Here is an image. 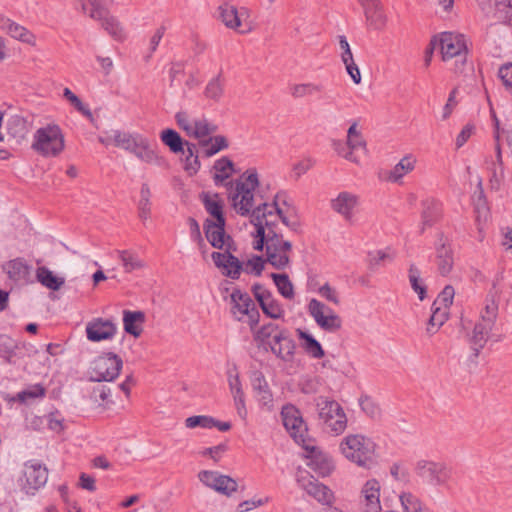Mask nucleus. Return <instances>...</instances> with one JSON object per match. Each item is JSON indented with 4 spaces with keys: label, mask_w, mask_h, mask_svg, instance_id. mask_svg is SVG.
Wrapping results in <instances>:
<instances>
[{
    "label": "nucleus",
    "mask_w": 512,
    "mask_h": 512,
    "mask_svg": "<svg viewBox=\"0 0 512 512\" xmlns=\"http://www.w3.org/2000/svg\"><path fill=\"white\" fill-rule=\"evenodd\" d=\"M340 451L349 461L360 467L371 469L376 464V445L362 434H349L340 443Z\"/></svg>",
    "instance_id": "obj_3"
},
{
    "label": "nucleus",
    "mask_w": 512,
    "mask_h": 512,
    "mask_svg": "<svg viewBox=\"0 0 512 512\" xmlns=\"http://www.w3.org/2000/svg\"><path fill=\"white\" fill-rule=\"evenodd\" d=\"M346 146L354 151L366 147V142L358 130L356 122L352 123L348 128Z\"/></svg>",
    "instance_id": "obj_51"
},
{
    "label": "nucleus",
    "mask_w": 512,
    "mask_h": 512,
    "mask_svg": "<svg viewBox=\"0 0 512 512\" xmlns=\"http://www.w3.org/2000/svg\"><path fill=\"white\" fill-rule=\"evenodd\" d=\"M214 424V418L206 415L190 416L185 420V426L189 429H194L197 427L211 429L214 428Z\"/></svg>",
    "instance_id": "obj_55"
},
{
    "label": "nucleus",
    "mask_w": 512,
    "mask_h": 512,
    "mask_svg": "<svg viewBox=\"0 0 512 512\" xmlns=\"http://www.w3.org/2000/svg\"><path fill=\"white\" fill-rule=\"evenodd\" d=\"M264 268V261L260 256H254L249 259L245 264V271L247 273L255 274L259 276Z\"/></svg>",
    "instance_id": "obj_63"
},
{
    "label": "nucleus",
    "mask_w": 512,
    "mask_h": 512,
    "mask_svg": "<svg viewBox=\"0 0 512 512\" xmlns=\"http://www.w3.org/2000/svg\"><path fill=\"white\" fill-rule=\"evenodd\" d=\"M144 321L145 314L142 311H123L124 330L134 337H139L142 333L141 325Z\"/></svg>",
    "instance_id": "obj_34"
},
{
    "label": "nucleus",
    "mask_w": 512,
    "mask_h": 512,
    "mask_svg": "<svg viewBox=\"0 0 512 512\" xmlns=\"http://www.w3.org/2000/svg\"><path fill=\"white\" fill-rule=\"evenodd\" d=\"M367 22L374 29L381 28L385 23V16L379 8V3L369 4L363 7Z\"/></svg>",
    "instance_id": "obj_43"
},
{
    "label": "nucleus",
    "mask_w": 512,
    "mask_h": 512,
    "mask_svg": "<svg viewBox=\"0 0 512 512\" xmlns=\"http://www.w3.org/2000/svg\"><path fill=\"white\" fill-rule=\"evenodd\" d=\"M297 334L302 348L308 355L315 359H320L324 356L321 344L310 333L298 329Z\"/></svg>",
    "instance_id": "obj_36"
},
{
    "label": "nucleus",
    "mask_w": 512,
    "mask_h": 512,
    "mask_svg": "<svg viewBox=\"0 0 512 512\" xmlns=\"http://www.w3.org/2000/svg\"><path fill=\"white\" fill-rule=\"evenodd\" d=\"M122 359L114 353H105L97 357L89 369V380L92 382H112L122 369Z\"/></svg>",
    "instance_id": "obj_8"
},
{
    "label": "nucleus",
    "mask_w": 512,
    "mask_h": 512,
    "mask_svg": "<svg viewBox=\"0 0 512 512\" xmlns=\"http://www.w3.org/2000/svg\"><path fill=\"white\" fill-rule=\"evenodd\" d=\"M212 260L214 264L222 270V273L232 279H238L242 270V264L237 257L231 254V251L225 253L213 252Z\"/></svg>",
    "instance_id": "obj_26"
},
{
    "label": "nucleus",
    "mask_w": 512,
    "mask_h": 512,
    "mask_svg": "<svg viewBox=\"0 0 512 512\" xmlns=\"http://www.w3.org/2000/svg\"><path fill=\"white\" fill-rule=\"evenodd\" d=\"M0 29L8 34L10 37L29 44V45H36V37L35 35L29 31L24 26L16 23L10 18L0 16Z\"/></svg>",
    "instance_id": "obj_27"
},
{
    "label": "nucleus",
    "mask_w": 512,
    "mask_h": 512,
    "mask_svg": "<svg viewBox=\"0 0 512 512\" xmlns=\"http://www.w3.org/2000/svg\"><path fill=\"white\" fill-rule=\"evenodd\" d=\"M202 154L206 157H212L219 151L228 147L227 139L222 135L209 137L208 139L200 140Z\"/></svg>",
    "instance_id": "obj_37"
},
{
    "label": "nucleus",
    "mask_w": 512,
    "mask_h": 512,
    "mask_svg": "<svg viewBox=\"0 0 512 512\" xmlns=\"http://www.w3.org/2000/svg\"><path fill=\"white\" fill-rule=\"evenodd\" d=\"M114 145L133 153L138 159L146 163H153L158 158L149 140L139 133L123 131L122 133H116L114 135Z\"/></svg>",
    "instance_id": "obj_7"
},
{
    "label": "nucleus",
    "mask_w": 512,
    "mask_h": 512,
    "mask_svg": "<svg viewBox=\"0 0 512 512\" xmlns=\"http://www.w3.org/2000/svg\"><path fill=\"white\" fill-rule=\"evenodd\" d=\"M308 466L320 476H327L333 470L332 461L321 453H316L314 449L311 450L309 456Z\"/></svg>",
    "instance_id": "obj_35"
},
{
    "label": "nucleus",
    "mask_w": 512,
    "mask_h": 512,
    "mask_svg": "<svg viewBox=\"0 0 512 512\" xmlns=\"http://www.w3.org/2000/svg\"><path fill=\"white\" fill-rule=\"evenodd\" d=\"M297 482L302 489H304L318 502L322 504H329L331 502V490L324 484L318 482L313 476L307 474L305 476L298 477Z\"/></svg>",
    "instance_id": "obj_23"
},
{
    "label": "nucleus",
    "mask_w": 512,
    "mask_h": 512,
    "mask_svg": "<svg viewBox=\"0 0 512 512\" xmlns=\"http://www.w3.org/2000/svg\"><path fill=\"white\" fill-rule=\"evenodd\" d=\"M252 291L266 316L272 319H281L284 317L285 311L282 305L274 299L270 291L260 284H254Z\"/></svg>",
    "instance_id": "obj_20"
},
{
    "label": "nucleus",
    "mask_w": 512,
    "mask_h": 512,
    "mask_svg": "<svg viewBox=\"0 0 512 512\" xmlns=\"http://www.w3.org/2000/svg\"><path fill=\"white\" fill-rule=\"evenodd\" d=\"M48 480V469L38 461H28L24 464L19 486L27 495H35L45 486Z\"/></svg>",
    "instance_id": "obj_11"
},
{
    "label": "nucleus",
    "mask_w": 512,
    "mask_h": 512,
    "mask_svg": "<svg viewBox=\"0 0 512 512\" xmlns=\"http://www.w3.org/2000/svg\"><path fill=\"white\" fill-rule=\"evenodd\" d=\"M63 96L83 115L91 116L89 108L82 103L78 96H76L69 88L63 90Z\"/></svg>",
    "instance_id": "obj_60"
},
{
    "label": "nucleus",
    "mask_w": 512,
    "mask_h": 512,
    "mask_svg": "<svg viewBox=\"0 0 512 512\" xmlns=\"http://www.w3.org/2000/svg\"><path fill=\"white\" fill-rule=\"evenodd\" d=\"M227 381H228L230 393L233 397V401H234V405H235L237 414L242 420H245L247 418L245 394H244V391L242 388L239 374L235 367L228 370Z\"/></svg>",
    "instance_id": "obj_22"
},
{
    "label": "nucleus",
    "mask_w": 512,
    "mask_h": 512,
    "mask_svg": "<svg viewBox=\"0 0 512 512\" xmlns=\"http://www.w3.org/2000/svg\"><path fill=\"white\" fill-rule=\"evenodd\" d=\"M436 265L440 275L447 276L453 268V253L446 238L441 236L436 244Z\"/></svg>",
    "instance_id": "obj_28"
},
{
    "label": "nucleus",
    "mask_w": 512,
    "mask_h": 512,
    "mask_svg": "<svg viewBox=\"0 0 512 512\" xmlns=\"http://www.w3.org/2000/svg\"><path fill=\"white\" fill-rule=\"evenodd\" d=\"M498 316V304L493 298H487L485 305L480 312V320L487 325H495Z\"/></svg>",
    "instance_id": "obj_50"
},
{
    "label": "nucleus",
    "mask_w": 512,
    "mask_h": 512,
    "mask_svg": "<svg viewBox=\"0 0 512 512\" xmlns=\"http://www.w3.org/2000/svg\"><path fill=\"white\" fill-rule=\"evenodd\" d=\"M454 296V288L451 285H446L443 288V290L439 293L433 304L449 309V307L453 303Z\"/></svg>",
    "instance_id": "obj_58"
},
{
    "label": "nucleus",
    "mask_w": 512,
    "mask_h": 512,
    "mask_svg": "<svg viewBox=\"0 0 512 512\" xmlns=\"http://www.w3.org/2000/svg\"><path fill=\"white\" fill-rule=\"evenodd\" d=\"M9 279L19 284L33 283L32 266L24 259L16 258L7 262L4 267Z\"/></svg>",
    "instance_id": "obj_25"
},
{
    "label": "nucleus",
    "mask_w": 512,
    "mask_h": 512,
    "mask_svg": "<svg viewBox=\"0 0 512 512\" xmlns=\"http://www.w3.org/2000/svg\"><path fill=\"white\" fill-rule=\"evenodd\" d=\"M214 170V181L220 184L232 175L233 163L227 157H222L215 162Z\"/></svg>",
    "instance_id": "obj_44"
},
{
    "label": "nucleus",
    "mask_w": 512,
    "mask_h": 512,
    "mask_svg": "<svg viewBox=\"0 0 512 512\" xmlns=\"http://www.w3.org/2000/svg\"><path fill=\"white\" fill-rule=\"evenodd\" d=\"M417 162V157L414 154L404 155L398 163L385 172L384 179L390 183L401 184L404 177L415 170Z\"/></svg>",
    "instance_id": "obj_24"
},
{
    "label": "nucleus",
    "mask_w": 512,
    "mask_h": 512,
    "mask_svg": "<svg viewBox=\"0 0 512 512\" xmlns=\"http://www.w3.org/2000/svg\"><path fill=\"white\" fill-rule=\"evenodd\" d=\"M254 340L269 345L271 352L283 361H291L295 353V342L287 328L267 323L253 333Z\"/></svg>",
    "instance_id": "obj_2"
},
{
    "label": "nucleus",
    "mask_w": 512,
    "mask_h": 512,
    "mask_svg": "<svg viewBox=\"0 0 512 512\" xmlns=\"http://www.w3.org/2000/svg\"><path fill=\"white\" fill-rule=\"evenodd\" d=\"M449 309L443 308L438 305L432 304L431 311L432 314L429 318L426 331L428 334H435L439 328L446 322L448 318Z\"/></svg>",
    "instance_id": "obj_38"
},
{
    "label": "nucleus",
    "mask_w": 512,
    "mask_h": 512,
    "mask_svg": "<svg viewBox=\"0 0 512 512\" xmlns=\"http://www.w3.org/2000/svg\"><path fill=\"white\" fill-rule=\"evenodd\" d=\"M271 277L279 291V293L286 299H292L294 297V287L292 282L289 280L287 274H276L272 273Z\"/></svg>",
    "instance_id": "obj_46"
},
{
    "label": "nucleus",
    "mask_w": 512,
    "mask_h": 512,
    "mask_svg": "<svg viewBox=\"0 0 512 512\" xmlns=\"http://www.w3.org/2000/svg\"><path fill=\"white\" fill-rule=\"evenodd\" d=\"M198 478L205 486L226 496H230L233 492L237 491L238 488V484L235 479L216 471H200Z\"/></svg>",
    "instance_id": "obj_18"
},
{
    "label": "nucleus",
    "mask_w": 512,
    "mask_h": 512,
    "mask_svg": "<svg viewBox=\"0 0 512 512\" xmlns=\"http://www.w3.org/2000/svg\"><path fill=\"white\" fill-rule=\"evenodd\" d=\"M498 74L504 86L512 91V63L501 66Z\"/></svg>",
    "instance_id": "obj_64"
},
{
    "label": "nucleus",
    "mask_w": 512,
    "mask_h": 512,
    "mask_svg": "<svg viewBox=\"0 0 512 512\" xmlns=\"http://www.w3.org/2000/svg\"><path fill=\"white\" fill-rule=\"evenodd\" d=\"M442 213L441 204L434 199H427L423 203V218L424 224L439 221V216Z\"/></svg>",
    "instance_id": "obj_47"
},
{
    "label": "nucleus",
    "mask_w": 512,
    "mask_h": 512,
    "mask_svg": "<svg viewBox=\"0 0 512 512\" xmlns=\"http://www.w3.org/2000/svg\"><path fill=\"white\" fill-rule=\"evenodd\" d=\"M218 14V18L227 28L241 34H248L254 28L246 8L237 9L231 4L224 3L219 6Z\"/></svg>",
    "instance_id": "obj_12"
},
{
    "label": "nucleus",
    "mask_w": 512,
    "mask_h": 512,
    "mask_svg": "<svg viewBox=\"0 0 512 512\" xmlns=\"http://www.w3.org/2000/svg\"><path fill=\"white\" fill-rule=\"evenodd\" d=\"M362 411L371 419H378L381 416L379 405L369 396H363L359 399Z\"/></svg>",
    "instance_id": "obj_56"
},
{
    "label": "nucleus",
    "mask_w": 512,
    "mask_h": 512,
    "mask_svg": "<svg viewBox=\"0 0 512 512\" xmlns=\"http://www.w3.org/2000/svg\"><path fill=\"white\" fill-rule=\"evenodd\" d=\"M395 257L394 253L385 250H378L374 253H369V265L372 269L379 266L383 261H392Z\"/></svg>",
    "instance_id": "obj_61"
},
{
    "label": "nucleus",
    "mask_w": 512,
    "mask_h": 512,
    "mask_svg": "<svg viewBox=\"0 0 512 512\" xmlns=\"http://www.w3.org/2000/svg\"><path fill=\"white\" fill-rule=\"evenodd\" d=\"M357 204V196L346 191L339 193L338 196L332 200V208L346 218L350 217Z\"/></svg>",
    "instance_id": "obj_33"
},
{
    "label": "nucleus",
    "mask_w": 512,
    "mask_h": 512,
    "mask_svg": "<svg viewBox=\"0 0 512 512\" xmlns=\"http://www.w3.org/2000/svg\"><path fill=\"white\" fill-rule=\"evenodd\" d=\"M7 129L13 137L23 138L27 132L26 122L18 115L11 116L7 122Z\"/></svg>",
    "instance_id": "obj_53"
},
{
    "label": "nucleus",
    "mask_w": 512,
    "mask_h": 512,
    "mask_svg": "<svg viewBox=\"0 0 512 512\" xmlns=\"http://www.w3.org/2000/svg\"><path fill=\"white\" fill-rule=\"evenodd\" d=\"M290 249L291 243L289 241L283 240L281 236L271 231L266 234V253H271V251H290Z\"/></svg>",
    "instance_id": "obj_48"
},
{
    "label": "nucleus",
    "mask_w": 512,
    "mask_h": 512,
    "mask_svg": "<svg viewBox=\"0 0 512 512\" xmlns=\"http://www.w3.org/2000/svg\"><path fill=\"white\" fill-rule=\"evenodd\" d=\"M177 125L190 137L204 139L217 130V126L205 117H196L186 111H179L175 115Z\"/></svg>",
    "instance_id": "obj_13"
},
{
    "label": "nucleus",
    "mask_w": 512,
    "mask_h": 512,
    "mask_svg": "<svg viewBox=\"0 0 512 512\" xmlns=\"http://www.w3.org/2000/svg\"><path fill=\"white\" fill-rule=\"evenodd\" d=\"M36 278L44 287L53 291L59 290L65 282L63 278L55 276L52 271L45 266L37 269Z\"/></svg>",
    "instance_id": "obj_39"
},
{
    "label": "nucleus",
    "mask_w": 512,
    "mask_h": 512,
    "mask_svg": "<svg viewBox=\"0 0 512 512\" xmlns=\"http://www.w3.org/2000/svg\"><path fill=\"white\" fill-rule=\"evenodd\" d=\"M258 186L256 169L246 170L229 189V199L234 210L242 216H249L251 224H275L278 219L283 224H296L298 211L286 192H278L271 203L264 202L255 206L254 191Z\"/></svg>",
    "instance_id": "obj_1"
},
{
    "label": "nucleus",
    "mask_w": 512,
    "mask_h": 512,
    "mask_svg": "<svg viewBox=\"0 0 512 512\" xmlns=\"http://www.w3.org/2000/svg\"><path fill=\"white\" fill-rule=\"evenodd\" d=\"M493 327L494 325H487V323L481 320L475 324L470 336V343L476 355H478L480 350L484 348Z\"/></svg>",
    "instance_id": "obj_32"
},
{
    "label": "nucleus",
    "mask_w": 512,
    "mask_h": 512,
    "mask_svg": "<svg viewBox=\"0 0 512 512\" xmlns=\"http://www.w3.org/2000/svg\"><path fill=\"white\" fill-rule=\"evenodd\" d=\"M399 499L404 512H430L421 499L411 492H402Z\"/></svg>",
    "instance_id": "obj_40"
},
{
    "label": "nucleus",
    "mask_w": 512,
    "mask_h": 512,
    "mask_svg": "<svg viewBox=\"0 0 512 512\" xmlns=\"http://www.w3.org/2000/svg\"><path fill=\"white\" fill-rule=\"evenodd\" d=\"M319 90V87L313 83L294 84L290 87V93L295 98L312 95Z\"/></svg>",
    "instance_id": "obj_57"
},
{
    "label": "nucleus",
    "mask_w": 512,
    "mask_h": 512,
    "mask_svg": "<svg viewBox=\"0 0 512 512\" xmlns=\"http://www.w3.org/2000/svg\"><path fill=\"white\" fill-rule=\"evenodd\" d=\"M380 483L376 479L367 480L360 490L359 506L361 512H381Z\"/></svg>",
    "instance_id": "obj_19"
},
{
    "label": "nucleus",
    "mask_w": 512,
    "mask_h": 512,
    "mask_svg": "<svg viewBox=\"0 0 512 512\" xmlns=\"http://www.w3.org/2000/svg\"><path fill=\"white\" fill-rule=\"evenodd\" d=\"M118 256L123 264L125 272L130 273L134 270H139L144 267V262L137 256V254L131 251H118Z\"/></svg>",
    "instance_id": "obj_45"
},
{
    "label": "nucleus",
    "mask_w": 512,
    "mask_h": 512,
    "mask_svg": "<svg viewBox=\"0 0 512 512\" xmlns=\"http://www.w3.org/2000/svg\"><path fill=\"white\" fill-rule=\"evenodd\" d=\"M439 44L443 60L448 61L456 58L454 71L461 73L467 52L465 36L459 33L444 32L440 35Z\"/></svg>",
    "instance_id": "obj_9"
},
{
    "label": "nucleus",
    "mask_w": 512,
    "mask_h": 512,
    "mask_svg": "<svg viewBox=\"0 0 512 512\" xmlns=\"http://www.w3.org/2000/svg\"><path fill=\"white\" fill-rule=\"evenodd\" d=\"M65 147L64 135L56 124H50L36 130L32 148L44 157H56Z\"/></svg>",
    "instance_id": "obj_5"
},
{
    "label": "nucleus",
    "mask_w": 512,
    "mask_h": 512,
    "mask_svg": "<svg viewBox=\"0 0 512 512\" xmlns=\"http://www.w3.org/2000/svg\"><path fill=\"white\" fill-rule=\"evenodd\" d=\"M202 202L206 212L217 222L216 224H225L223 215V201L218 194L204 193ZM205 224H213L209 219Z\"/></svg>",
    "instance_id": "obj_31"
},
{
    "label": "nucleus",
    "mask_w": 512,
    "mask_h": 512,
    "mask_svg": "<svg viewBox=\"0 0 512 512\" xmlns=\"http://www.w3.org/2000/svg\"><path fill=\"white\" fill-rule=\"evenodd\" d=\"M89 17L99 21L102 28L114 39L123 40L126 37L125 30L119 20L110 15L102 0H91Z\"/></svg>",
    "instance_id": "obj_14"
},
{
    "label": "nucleus",
    "mask_w": 512,
    "mask_h": 512,
    "mask_svg": "<svg viewBox=\"0 0 512 512\" xmlns=\"http://www.w3.org/2000/svg\"><path fill=\"white\" fill-rule=\"evenodd\" d=\"M289 251H271L267 254V261L276 269H283L289 263L288 253Z\"/></svg>",
    "instance_id": "obj_59"
},
{
    "label": "nucleus",
    "mask_w": 512,
    "mask_h": 512,
    "mask_svg": "<svg viewBox=\"0 0 512 512\" xmlns=\"http://www.w3.org/2000/svg\"><path fill=\"white\" fill-rule=\"evenodd\" d=\"M160 139L171 152L184 153V142L177 131L165 129L160 133Z\"/></svg>",
    "instance_id": "obj_41"
},
{
    "label": "nucleus",
    "mask_w": 512,
    "mask_h": 512,
    "mask_svg": "<svg viewBox=\"0 0 512 512\" xmlns=\"http://www.w3.org/2000/svg\"><path fill=\"white\" fill-rule=\"evenodd\" d=\"M313 164V160L309 157L299 160L292 166L291 176L294 177L295 179H298L303 174H305L313 166Z\"/></svg>",
    "instance_id": "obj_62"
},
{
    "label": "nucleus",
    "mask_w": 512,
    "mask_h": 512,
    "mask_svg": "<svg viewBox=\"0 0 512 512\" xmlns=\"http://www.w3.org/2000/svg\"><path fill=\"white\" fill-rule=\"evenodd\" d=\"M187 146V155L184 159V170L189 175H194L198 172L200 168V162L198 159V155L196 154V146L195 144L186 143Z\"/></svg>",
    "instance_id": "obj_49"
},
{
    "label": "nucleus",
    "mask_w": 512,
    "mask_h": 512,
    "mask_svg": "<svg viewBox=\"0 0 512 512\" xmlns=\"http://www.w3.org/2000/svg\"><path fill=\"white\" fill-rule=\"evenodd\" d=\"M251 384L259 404L271 409L273 396L264 375L258 371L254 372Z\"/></svg>",
    "instance_id": "obj_30"
},
{
    "label": "nucleus",
    "mask_w": 512,
    "mask_h": 512,
    "mask_svg": "<svg viewBox=\"0 0 512 512\" xmlns=\"http://www.w3.org/2000/svg\"><path fill=\"white\" fill-rule=\"evenodd\" d=\"M408 279L411 288L418 294L419 299L422 301L426 297V286L421 281V271L414 264H410L408 269Z\"/></svg>",
    "instance_id": "obj_42"
},
{
    "label": "nucleus",
    "mask_w": 512,
    "mask_h": 512,
    "mask_svg": "<svg viewBox=\"0 0 512 512\" xmlns=\"http://www.w3.org/2000/svg\"><path fill=\"white\" fill-rule=\"evenodd\" d=\"M307 308L310 316L322 330L336 332L341 328V318L323 302L313 298Z\"/></svg>",
    "instance_id": "obj_16"
},
{
    "label": "nucleus",
    "mask_w": 512,
    "mask_h": 512,
    "mask_svg": "<svg viewBox=\"0 0 512 512\" xmlns=\"http://www.w3.org/2000/svg\"><path fill=\"white\" fill-rule=\"evenodd\" d=\"M45 393L46 390L41 384H34L20 391L17 394V399L20 402L28 403L31 400L43 398L45 396Z\"/></svg>",
    "instance_id": "obj_52"
},
{
    "label": "nucleus",
    "mask_w": 512,
    "mask_h": 512,
    "mask_svg": "<svg viewBox=\"0 0 512 512\" xmlns=\"http://www.w3.org/2000/svg\"><path fill=\"white\" fill-rule=\"evenodd\" d=\"M318 423L322 430L332 436L341 435L347 428V415L335 400L319 396L315 399Z\"/></svg>",
    "instance_id": "obj_4"
},
{
    "label": "nucleus",
    "mask_w": 512,
    "mask_h": 512,
    "mask_svg": "<svg viewBox=\"0 0 512 512\" xmlns=\"http://www.w3.org/2000/svg\"><path fill=\"white\" fill-rule=\"evenodd\" d=\"M204 94L207 98L218 101L223 94V81L221 75L213 77L206 85Z\"/></svg>",
    "instance_id": "obj_54"
},
{
    "label": "nucleus",
    "mask_w": 512,
    "mask_h": 512,
    "mask_svg": "<svg viewBox=\"0 0 512 512\" xmlns=\"http://www.w3.org/2000/svg\"><path fill=\"white\" fill-rule=\"evenodd\" d=\"M414 473L422 483L432 487H448L451 468L443 461L421 458L414 464Z\"/></svg>",
    "instance_id": "obj_6"
},
{
    "label": "nucleus",
    "mask_w": 512,
    "mask_h": 512,
    "mask_svg": "<svg viewBox=\"0 0 512 512\" xmlns=\"http://www.w3.org/2000/svg\"><path fill=\"white\" fill-rule=\"evenodd\" d=\"M307 308L310 316L322 330L336 332L341 328V318L323 302L313 298Z\"/></svg>",
    "instance_id": "obj_15"
},
{
    "label": "nucleus",
    "mask_w": 512,
    "mask_h": 512,
    "mask_svg": "<svg viewBox=\"0 0 512 512\" xmlns=\"http://www.w3.org/2000/svg\"><path fill=\"white\" fill-rule=\"evenodd\" d=\"M205 236L216 249L225 251L235 250L234 241L225 231V226H205Z\"/></svg>",
    "instance_id": "obj_29"
},
{
    "label": "nucleus",
    "mask_w": 512,
    "mask_h": 512,
    "mask_svg": "<svg viewBox=\"0 0 512 512\" xmlns=\"http://www.w3.org/2000/svg\"><path fill=\"white\" fill-rule=\"evenodd\" d=\"M117 328L111 320L95 318L86 324V336L91 342H100L114 337Z\"/></svg>",
    "instance_id": "obj_21"
},
{
    "label": "nucleus",
    "mask_w": 512,
    "mask_h": 512,
    "mask_svg": "<svg viewBox=\"0 0 512 512\" xmlns=\"http://www.w3.org/2000/svg\"><path fill=\"white\" fill-rule=\"evenodd\" d=\"M230 303L233 317L238 321H242L247 316L250 328L254 333L257 330L256 326L259 323L260 314L250 295L235 289L230 295Z\"/></svg>",
    "instance_id": "obj_10"
},
{
    "label": "nucleus",
    "mask_w": 512,
    "mask_h": 512,
    "mask_svg": "<svg viewBox=\"0 0 512 512\" xmlns=\"http://www.w3.org/2000/svg\"><path fill=\"white\" fill-rule=\"evenodd\" d=\"M281 417L283 425L291 437L297 443L304 442L308 429L299 409L292 404H286L282 407Z\"/></svg>",
    "instance_id": "obj_17"
}]
</instances>
